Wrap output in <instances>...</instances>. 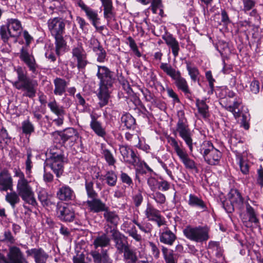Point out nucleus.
<instances>
[{
  "mask_svg": "<svg viewBox=\"0 0 263 263\" xmlns=\"http://www.w3.org/2000/svg\"><path fill=\"white\" fill-rule=\"evenodd\" d=\"M97 77L100 80L99 92L97 95L99 100L98 104L102 108L108 103L109 89L111 88L115 82L114 72L105 66H98Z\"/></svg>",
  "mask_w": 263,
  "mask_h": 263,
  "instance_id": "obj_1",
  "label": "nucleus"
},
{
  "mask_svg": "<svg viewBox=\"0 0 263 263\" xmlns=\"http://www.w3.org/2000/svg\"><path fill=\"white\" fill-rule=\"evenodd\" d=\"M65 21L59 17L51 18L47 22L48 30L55 39V52L58 55L64 51L66 46V42L63 37L65 32Z\"/></svg>",
  "mask_w": 263,
  "mask_h": 263,
  "instance_id": "obj_2",
  "label": "nucleus"
},
{
  "mask_svg": "<svg viewBox=\"0 0 263 263\" xmlns=\"http://www.w3.org/2000/svg\"><path fill=\"white\" fill-rule=\"evenodd\" d=\"M14 176L18 178L16 190L22 199L26 203L33 206L37 205L34 193L31 185V181L28 180L24 173L20 169H15Z\"/></svg>",
  "mask_w": 263,
  "mask_h": 263,
  "instance_id": "obj_3",
  "label": "nucleus"
},
{
  "mask_svg": "<svg viewBox=\"0 0 263 263\" xmlns=\"http://www.w3.org/2000/svg\"><path fill=\"white\" fill-rule=\"evenodd\" d=\"M177 116L178 120L173 133L175 135L178 134L189 147L190 152H192L193 149V134L189 127L187 120L185 117L184 111L178 110Z\"/></svg>",
  "mask_w": 263,
  "mask_h": 263,
  "instance_id": "obj_4",
  "label": "nucleus"
},
{
  "mask_svg": "<svg viewBox=\"0 0 263 263\" xmlns=\"http://www.w3.org/2000/svg\"><path fill=\"white\" fill-rule=\"evenodd\" d=\"M17 75V81L14 82V85L18 89H22L25 91L24 95L30 98L35 96L37 82L27 76L25 69L18 67L16 69Z\"/></svg>",
  "mask_w": 263,
  "mask_h": 263,
  "instance_id": "obj_5",
  "label": "nucleus"
},
{
  "mask_svg": "<svg viewBox=\"0 0 263 263\" xmlns=\"http://www.w3.org/2000/svg\"><path fill=\"white\" fill-rule=\"evenodd\" d=\"M229 198L232 208H230L228 209H226L228 212H231V210L234 211L235 208L241 210L246 206L247 212L249 216V220L255 223H257L258 222L254 209L248 202H244L240 193L237 190H231L229 194Z\"/></svg>",
  "mask_w": 263,
  "mask_h": 263,
  "instance_id": "obj_6",
  "label": "nucleus"
},
{
  "mask_svg": "<svg viewBox=\"0 0 263 263\" xmlns=\"http://www.w3.org/2000/svg\"><path fill=\"white\" fill-rule=\"evenodd\" d=\"M160 68L175 81V84L179 90H181L186 97L190 98L191 92L186 80L181 76L179 70H176L170 64L162 63Z\"/></svg>",
  "mask_w": 263,
  "mask_h": 263,
  "instance_id": "obj_7",
  "label": "nucleus"
},
{
  "mask_svg": "<svg viewBox=\"0 0 263 263\" xmlns=\"http://www.w3.org/2000/svg\"><path fill=\"white\" fill-rule=\"evenodd\" d=\"M210 229L207 226H187L183 230L185 237L191 241L201 243L210 238Z\"/></svg>",
  "mask_w": 263,
  "mask_h": 263,
  "instance_id": "obj_8",
  "label": "nucleus"
},
{
  "mask_svg": "<svg viewBox=\"0 0 263 263\" xmlns=\"http://www.w3.org/2000/svg\"><path fill=\"white\" fill-rule=\"evenodd\" d=\"M201 153L205 161L210 165H217L222 156L221 153L215 148L210 141H204L201 148Z\"/></svg>",
  "mask_w": 263,
  "mask_h": 263,
  "instance_id": "obj_9",
  "label": "nucleus"
},
{
  "mask_svg": "<svg viewBox=\"0 0 263 263\" xmlns=\"http://www.w3.org/2000/svg\"><path fill=\"white\" fill-rule=\"evenodd\" d=\"M168 142L186 168L190 170L197 168L195 161L190 158L185 148L182 146V142H180L179 145L178 142L173 137H170L168 138Z\"/></svg>",
  "mask_w": 263,
  "mask_h": 263,
  "instance_id": "obj_10",
  "label": "nucleus"
},
{
  "mask_svg": "<svg viewBox=\"0 0 263 263\" xmlns=\"http://www.w3.org/2000/svg\"><path fill=\"white\" fill-rule=\"evenodd\" d=\"M21 30V24L19 21L15 19L8 20L7 26L1 27V39L6 42L9 36L18 37Z\"/></svg>",
  "mask_w": 263,
  "mask_h": 263,
  "instance_id": "obj_11",
  "label": "nucleus"
},
{
  "mask_svg": "<svg viewBox=\"0 0 263 263\" xmlns=\"http://www.w3.org/2000/svg\"><path fill=\"white\" fill-rule=\"evenodd\" d=\"M65 157L62 153H53L45 162V166L50 167L57 177L63 173V163Z\"/></svg>",
  "mask_w": 263,
  "mask_h": 263,
  "instance_id": "obj_12",
  "label": "nucleus"
},
{
  "mask_svg": "<svg viewBox=\"0 0 263 263\" xmlns=\"http://www.w3.org/2000/svg\"><path fill=\"white\" fill-rule=\"evenodd\" d=\"M72 58L77 62V64L71 63L70 66L74 68L76 66L79 71L84 70L89 63L87 60V54L81 46L74 47L71 51Z\"/></svg>",
  "mask_w": 263,
  "mask_h": 263,
  "instance_id": "obj_13",
  "label": "nucleus"
},
{
  "mask_svg": "<svg viewBox=\"0 0 263 263\" xmlns=\"http://www.w3.org/2000/svg\"><path fill=\"white\" fill-rule=\"evenodd\" d=\"M119 151L125 162L135 167L142 165V162L139 157L128 146L124 145H120Z\"/></svg>",
  "mask_w": 263,
  "mask_h": 263,
  "instance_id": "obj_14",
  "label": "nucleus"
},
{
  "mask_svg": "<svg viewBox=\"0 0 263 263\" xmlns=\"http://www.w3.org/2000/svg\"><path fill=\"white\" fill-rule=\"evenodd\" d=\"M105 233L99 234L95 236L93 239L92 245L96 250L91 251L90 254L91 255V252L97 251L99 253H101L102 250H106L108 253V250L104 249V248L110 246L111 238L108 236V233L110 231L106 228L105 230ZM107 254L109 255L108 253Z\"/></svg>",
  "mask_w": 263,
  "mask_h": 263,
  "instance_id": "obj_15",
  "label": "nucleus"
},
{
  "mask_svg": "<svg viewBox=\"0 0 263 263\" xmlns=\"http://www.w3.org/2000/svg\"><path fill=\"white\" fill-rule=\"evenodd\" d=\"M107 226L110 229V233L118 252L119 253H124L129 247L126 237L117 229H111L109 225Z\"/></svg>",
  "mask_w": 263,
  "mask_h": 263,
  "instance_id": "obj_16",
  "label": "nucleus"
},
{
  "mask_svg": "<svg viewBox=\"0 0 263 263\" xmlns=\"http://www.w3.org/2000/svg\"><path fill=\"white\" fill-rule=\"evenodd\" d=\"M7 257V260L5 257L1 255V261L5 263H27L20 249L16 247L10 248Z\"/></svg>",
  "mask_w": 263,
  "mask_h": 263,
  "instance_id": "obj_17",
  "label": "nucleus"
},
{
  "mask_svg": "<svg viewBox=\"0 0 263 263\" xmlns=\"http://www.w3.org/2000/svg\"><path fill=\"white\" fill-rule=\"evenodd\" d=\"M47 106L50 111L58 117L53 122L58 125H62L63 123V117L66 114L64 106L59 105L54 98L48 103Z\"/></svg>",
  "mask_w": 263,
  "mask_h": 263,
  "instance_id": "obj_18",
  "label": "nucleus"
},
{
  "mask_svg": "<svg viewBox=\"0 0 263 263\" xmlns=\"http://www.w3.org/2000/svg\"><path fill=\"white\" fill-rule=\"evenodd\" d=\"M239 105V102L238 101H234L232 105L227 106L226 107V109L227 110L233 114L236 119L241 117L240 120L241 126L245 129H248L249 128V124L248 122L247 117L244 114H242L241 115V112L238 108Z\"/></svg>",
  "mask_w": 263,
  "mask_h": 263,
  "instance_id": "obj_19",
  "label": "nucleus"
},
{
  "mask_svg": "<svg viewBox=\"0 0 263 263\" xmlns=\"http://www.w3.org/2000/svg\"><path fill=\"white\" fill-rule=\"evenodd\" d=\"M121 229L135 240L137 241L141 240V236L138 233L135 226L132 223V220H129L128 218L125 217L123 219V223L121 225Z\"/></svg>",
  "mask_w": 263,
  "mask_h": 263,
  "instance_id": "obj_20",
  "label": "nucleus"
},
{
  "mask_svg": "<svg viewBox=\"0 0 263 263\" xmlns=\"http://www.w3.org/2000/svg\"><path fill=\"white\" fill-rule=\"evenodd\" d=\"M58 217L65 222L72 221L75 218V214L72 209L68 206L58 205L57 210Z\"/></svg>",
  "mask_w": 263,
  "mask_h": 263,
  "instance_id": "obj_21",
  "label": "nucleus"
},
{
  "mask_svg": "<svg viewBox=\"0 0 263 263\" xmlns=\"http://www.w3.org/2000/svg\"><path fill=\"white\" fill-rule=\"evenodd\" d=\"M57 198L62 201H69L74 200L75 194L73 190L68 185L63 184L58 188Z\"/></svg>",
  "mask_w": 263,
  "mask_h": 263,
  "instance_id": "obj_22",
  "label": "nucleus"
},
{
  "mask_svg": "<svg viewBox=\"0 0 263 263\" xmlns=\"http://www.w3.org/2000/svg\"><path fill=\"white\" fill-rule=\"evenodd\" d=\"M20 59L25 63L29 69L33 73H36L37 65L33 55L22 48L20 55Z\"/></svg>",
  "mask_w": 263,
  "mask_h": 263,
  "instance_id": "obj_23",
  "label": "nucleus"
},
{
  "mask_svg": "<svg viewBox=\"0 0 263 263\" xmlns=\"http://www.w3.org/2000/svg\"><path fill=\"white\" fill-rule=\"evenodd\" d=\"M77 5L85 13L87 18L91 22L92 25H95V22H99L100 18L99 17L98 11L93 10L87 6L83 1H79Z\"/></svg>",
  "mask_w": 263,
  "mask_h": 263,
  "instance_id": "obj_24",
  "label": "nucleus"
},
{
  "mask_svg": "<svg viewBox=\"0 0 263 263\" xmlns=\"http://www.w3.org/2000/svg\"><path fill=\"white\" fill-rule=\"evenodd\" d=\"M28 256H32L35 263H46L48 254L42 248H33L26 251Z\"/></svg>",
  "mask_w": 263,
  "mask_h": 263,
  "instance_id": "obj_25",
  "label": "nucleus"
},
{
  "mask_svg": "<svg viewBox=\"0 0 263 263\" xmlns=\"http://www.w3.org/2000/svg\"><path fill=\"white\" fill-rule=\"evenodd\" d=\"M91 200H88L86 201V204L90 211L93 213H99L104 212L108 208L105 203L97 197H90Z\"/></svg>",
  "mask_w": 263,
  "mask_h": 263,
  "instance_id": "obj_26",
  "label": "nucleus"
},
{
  "mask_svg": "<svg viewBox=\"0 0 263 263\" xmlns=\"http://www.w3.org/2000/svg\"><path fill=\"white\" fill-rule=\"evenodd\" d=\"M91 121L90 126L94 133L99 137H104L106 135V132L104 128L103 127L102 123L98 121V117L95 114H90Z\"/></svg>",
  "mask_w": 263,
  "mask_h": 263,
  "instance_id": "obj_27",
  "label": "nucleus"
},
{
  "mask_svg": "<svg viewBox=\"0 0 263 263\" xmlns=\"http://www.w3.org/2000/svg\"><path fill=\"white\" fill-rule=\"evenodd\" d=\"M176 238V235L167 228L163 230L162 232L159 233L160 242L169 246L174 244Z\"/></svg>",
  "mask_w": 263,
  "mask_h": 263,
  "instance_id": "obj_28",
  "label": "nucleus"
},
{
  "mask_svg": "<svg viewBox=\"0 0 263 263\" xmlns=\"http://www.w3.org/2000/svg\"><path fill=\"white\" fill-rule=\"evenodd\" d=\"M187 203L190 206L195 208L202 211H205L208 209L206 203L202 198L194 194H191L189 195Z\"/></svg>",
  "mask_w": 263,
  "mask_h": 263,
  "instance_id": "obj_29",
  "label": "nucleus"
},
{
  "mask_svg": "<svg viewBox=\"0 0 263 263\" xmlns=\"http://www.w3.org/2000/svg\"><path fill=\"white\" fill-rule=\"evenodd\" d=\"M54 88L53 93L56 96H61L66 91L68 83L66 81L61 78H56L53 81Z\"/></svg>",
  "mask_w": 263,
  "mask_h": 263,
  "instance_id": "obj_30",
  "label": "nucleus"
},
{
  "mask_svg": "<svg viewBox=\"0 0 263 263\" xmlns=\"http://www.w3.org/2000/svg\"><path fill=\"white\" fill-rule=\"evenodd\" d=\"M1 190H13V180L11 174L7 171L1 172Z\"/></svg>",
  "mask_w": 263,
  "mask_h": 263,
  "instance_id": "obj_31",
  "label": "nucleus"
},
{
  "mask_svg": "<svg viewBox=\"0 0 263 263\" xmlns=\"http://www.w3.org/2000/svg\"><path fill=\"white\" fill-rule=\"evenodd\" d=\"M162 39L165 41L166 44L171 48L174 57H177L180 49L178 42L172 34L164 35Z\"/></svg>",
  "mask_w": 263,
  "mask_h": 263,
  "instance_id": "obj_32",
  "label": "nucleus"
},
{
  "mask_svg": "<svg viewBox=\"0 0 263 263\" xmlns=\"http://www.w3.org/2000/svg\"><path fill=\"white\" fill-rule=\"evenodd\" d=\"M91 254L95 263H112V260L107 254L106 250H102L101 253L94 251Z\"/></svg>",
  "mask_w": 263,
  "mask_h": 263,
  "instance_id": "obj_33",
  "label": "nucleus"
},
{
  "mask_svg": "<svg viewBox=\"0 0 263 263\" xmlns=\"http://www.w3.org/2000/svg\"><path fill=\"white\" fill-rule=\"evenodd\" d=\"M103 216L105 219L108 223L115 227H116L118 225L120 220V218L116 212L109 211L106 209L104 211Z\"/></svg>",
  "mask_w": 263,
  "mask_h": 263,
  "instance_id": "obj_34",
  "label": "nucleus"
},
{
  "mask_svg": "<svg viewBox=\"0 0 263 263\" xmlns=\"http://www.w3.org/2000/svg\"><path fill=\"white\" fill-rule=\"evenodd\" d=\"M196 105L198 108L199 114L202 118L205 119L209 116V106L204 100L197 99L196 100Z\"/></svg>",
  "mask_w": 263,
  "mask_h": 263,
  "instance_id": "obj_35",
  "label": "nucleus"
},
{
  "mask_svg": "<svg viewBox=\"0 0 263 263\" xmlns=\"http://www.w3.org/2000/svg\"><path fill=\"white\" fill-rule=\"evenodd\" d=\"M138 257L137 252L130 247L123 253V259L127 263H136Z\"/></svg>",
  "mask_w": 263,
  "mask_h": 263,
  "instance_id": "obj_36",
  "label": "nucleus"
},
{
  "mask_svg": "<svg viewBox=\"0 0 263 263\" xmlns=\"http://www.w3.org/2000/svg\"><path fill=\"white\" fill-rule=\"evenodd\" d=\"M77 134V132L74 128H69L65 130L64 132L60 135V137L63 143H64L68 140L73 141L75 140Z\"/></svg>",
  "mask_w": 263,
  "mask_h": 263,
  "instance_id": "obj_37",
  "label": "nucleus"
},
{
  "mask_svg": "<svg viewBox=\"0 0 263 263\" xmlns=\"http://www.w3.org/2000/svg\"><path fill=\"white\" fill-rule=\"evenodd\" d=\"M144 213L146 217L151 221H153L160 215V211L149 203L147 205Z\"/></svg>",
  "mask_w": 263,
  "mask_h": 263,
  "instance_id": "obj_38",
  "label": "nucleus"
},
{
  "mask_svg": "<svg viewBox=\"0 0 263 263\" xmlns=\"http://www.w3.org/2000/svg\"><path fill=\"white\" fill-rule=\"evenodd\" d=\"M161 250L166 263H177V260L174 256L172 250L168 249L164 246L162 247Z\"/></svg>",
  "mask_w": 263,
  "mask_h": 263,
  "instance_id": "obj_39",
  "label": "nucleus"
},
{
  "mask_svg": "<svg viewBox=\"0 0 263 263\" xmlns=\"http://www.w3.org/2000/svg\"><path fill=\"white\" fill-rule=\"evenodd\" d=\"M121 122L127 129H134L136 127V120L129 114H125L121 117Z\"/></svg>",
  "mask_w": 263,
  "mask_h": 263,
  "instance_id": "obj_40",
  "label": "nucleus"
},
{
  "mask_svg": "<svg viewBox=\"0 0 263 263\" xmlns=\"http://www.w3.org/2000/svg\"><path fill=\"white\" fill-rule=\"evenodd\" d=\"M12 191L7 194L5 199L12 207L14 208L15 205L20 202V195L17 192L13 191V190Z\"/></svg>",
  "mask_w": 263,
  "mask_h": 263,
  "instance_id": "obj_41",
  "label": "nucleus"
},
{
  "mask_svg": "<svg viewBox=\"0 0 263 263\" xmlns=\"http://www.w3.org/2000/svg\"><path fill=\"white\" fill-rule=\"evenodd\" d=\"M97 42L98 45L96 46H93L92 50L97 55V61L100 63H103L105 61L106 57V53L102 46L100 45V43L98 41Z\"/></svg>",
  "mask_w": 263,
  "mask_h": 263,
  "instance_id": "obj_42",
  "label": "nucleus"
},
{
  "mask_svg": "<svg viewBox=\"0 0 263 263\" xmlns=\"http://www.w3.org/2000/svg\"><path fill=\"white\" fill-rule=\"evenodd\" d=\"M22 129L23 133L26 135H30L34 132V126L30 121L29 117L22 123Z\"/></svg>",
  "mask_w": 263,
  "mask_h": 263,
  "instance_id": "obj_43",
  "label": "nucleus"
},
{
  "mask_svg": "<svg viewBox=\"0 0 263 263\" xmlns=\"http://www.w3.org/2000/svg\"><path fill=\"white\" fill-rule=\"evenodd\" d=\"M106 183L110 186H115L117 182V176L116 173L112 171H108L104 175Z\"/></svg>",
  "mask_w": 263,
  "mask_h": 263,
  "instance_id": "obj_44",
  "label": "nucleus"
},
{
  "mask_svg": "<svg viewBox=\"0 0 263 263\" xmlns=\"http://www.w3.org/2000/svg\"><path fill=\"white\" fill-rule=\"evenodd\" d=\"M101 154L109 165H114L116 161L109 150L106 148H103Z\"/></svg>",
  "mask_w": 263,
  "mask_h": 263,
  "instance_id": "obj_45",
  "label": "nucleus"
},
{
  "mask_svg": "<svg viewBox=\"0 0 263 263\" xmlns=\"http://www.w3.org/2000/svg\"><path fill=\"white\" fill-rule=\"evenodd\" d=\"M85 186L87 193V195L88 198L98 197V194L93 189V182L91 181L86 180Z\"/></svg>",
  "mask_w": 263,
  "mask_h": 263,
  "instance_id": "obj_46",
  "label": "nucleus"
},
{
  "mask_svg": "<svg viewBox=\"0 0 263 263\" xmlns=\"http://www.w3.org/2000/svg\"><path fill=\"white\" fill-rule=\"evenodd\" d=\"M186 69L192 80L194 82L196 81L199 74L198 69L195 67H192L190 64L187 62H186Z\"/></svg>",
  "mask_w": 263,
  "mask_h": 263,
  "instance_id": "obj_47",
  "label": "nucleus"
},
{
  "mask_svg": "<svg viewBox=\"0 0 263 263\" xmlns=\"http://www.w3.org/2000/svg\"><path fill=\"white\" fill-rule=\"evenodd\" d=\"M151 197L159 204H163L165 202L166 198L165 195L160 192H156L152 194Z\"/></svg>",
  "mask_w": 263,
  "mask_h": 263,
  "instance_id": "obj_48",
  "label": "nucleus"
},
{
  "mask_svg": "<svg viewBox=\"0 0 263 263\" xmlns=\"http://www.w3.org/2000/svg\"><path fill=\"white\" fill-rule=\"evenodd\" d=\"M137 226L142 232L147 234L151 233L153 230L152 224L148 222H143L140 224H137Z\"/></svg>",
  "mask_w": 263,
  "mask_h": 263,
  "instance_id": "obj_49",
  "label": "nucleus"
},
{
  "mask_svg": "<svg viewBox=\"0 0 263 263\" xmlns=\"http://www.w3.org/2000/svg\"><path fill=\"white\" fill-rule=\"evenodd\" d=\"M162 7V3L161 0H153L151 5L149 7L153 12V13H157V11L159 10L160 14L162 12V10L161 9Z\"/></svg>",
  "mask_w": 263,
  "mask_h": 263,
  "instance_id": "obj_50",
  "label": "nucleus"
},
{
  "mask_svg": "<svg viewBox=\"0 0 263 263\" xmlns=\"http://www.w3.org/2000/svg\"><path fill=\"white\" fill-rule=\"evenodd\" d=\"M32 155L31 151L28 150L27 152V159L25 162L26 165V172L27 174L31 173V168L32 167V163L31 161V158Z\"/></svg>",
  "mask_w": 263,
  "mask_h": 263,
  "instance_id": "obj_51",
  "label": "nucleus"
},
{
  "mask_svg": "<svg viewBox=\"0 0 263 263\" xmlns=\"http://www.w3.org/2000/svg\"><path fill=\"white\" fill-rule=\"evenodd\" d=\"M127 40L128 41V45L134 53L138 57H140L141 56V54L138 50L137 44L131 36H128L127 37Z\"/></svg>",
  "mask_w": 263,
  "mask_h": 263,
  "instance_id": "obj_52",
  "label": "nucleus"
},
{
  "mask_svg": "<svg viewBox=\"0 0 263 263\" xmlns=\"http://www.w3.org/2000/svg\"><path fill=\"white\" fill-rule=\"evenodd\" d=\"M120 179L122 183L126 184L128 186H130L133 185V182L132 178L125 172H121Z\"/></svg>",
  "mask_w": 263,
  "mask_h": 263,
  "instance_id": "obj_53",
  "label": "nucleus"
},
{
  "mask_svg": "<svg viewBox=\"0 0 263 263\" xmlns=\"http://www.w3.org/2000/svg\"><path fill=\"white\" fill-rule=\"evenodd\" d=\"M136 263H152L151 257H147L144 253L139 252L137 261Z\"/></svg>",
  "mask_w": 263,
  "mask_h": 263,
  "instance_id": "obj_54",
  "label": "nucleus"
},
{
  "mask_svg": "<svg viewBox=\"0 0 263 263\" xmlns=\"http://www.w3.org/2000/svg\"><path fill=\"white\" fill-rule=\"evenodd\" d=\"M38 199L44 206L48 204L47 193L45 191H41L38 193Z\"/></svg>",
  "mask_w": 263,
  "mask_h": 263,
  "instance_id": "obj_55",
  "label": "nucleus"
},
{
  "mask_svg": "<svg viewBox=\"0 0 263 263\" xmlns=\"http://www.w3.org/2000/svg\"><path fill=\"white\" fill-rule=\"evenodd\" d=\"M149 245L151 248V252L153 256L156 259L159 258L160 255V251L158 246L153 242H149Z\"/></svg>",
  "mask_w": 263,
  "mask_h": 263,
  "instance_id": "obj_56",
  "label": "nucleus"
},
{
  "mask_svg": "<svg viewBox=\"0 0 263 263\" xmlns=\"http://www.w3.org/2000/svg\"><path fill=\"white\" fill-rule=\"evenodd\" d=\"M159 182L155 177H150L147 179V183L152 191L156 190L158 186Z\"/></svg>",
  "mask_w": 263,
  "mask_h": 263,
  "instance_id": "obj_57",
  "label": "nucleus"
},
{
  "mask_svg": "<svg viewBox=\"0 0 263 263\" xmlns=\"http://www.w3.org/2000/svg\"><path fill=\"white\" fill-rule=\"evenodd\" d=\"M243 11L247 12L252 9L255 5V1L253 0H243Z\"/></svg>",
  "mask_w": 263,
  "mask_h": 263,
  "instance_id": "obj_58",
  "label": "nucleus"
},
{
  "mask_svg": "<svg viewBox=\"0 0 263 263\" xmlns=\"http://www.w3.org/2000/svg\"><path fill=\"white\" fill-rule=\"evenodd\" d=\"M250 88L252 93L254 94L258 93L260 88L259 81L255 79L253 80L250 84Z\"/></svg>",
  "mask_w": 263,
  "mask_h": 263,
  "instance_id": "obj_59",
  "label": "nucleus"
},
{
  "mask_svg": "<svg viewBox=\"0 0 263 263\" xmlns=\"http://www.w3.org/2000/svg\"><path fill=\"white\" fill-rule=\"evenodd\" d=\"M76 21L78 24L79 25L80 29L83 31H86L87 30V29H86V26L89 25V24L86 22L84 18L80 16H77Z\"/></svg>",
  "mask_w": 263,
  "mask_h": 263,
  "instance_id": "obj_60",
  "label": "nucleus"
},
{
  "mask_svg": "<svg viewBox=\"0 0 263 263\" xmlns=\"http://www.w3.org/2000/svg\"><path fill=\"white\" fill-rule=\"evenodd\" d=\"M142 92L147 102H153L155 101V96L148 90H142Z\"/></svg>",
  "mask_w": 263,
  "mask_h": 263,
  "instance_id": "obj_61",
  "label": "nucleus"
},
{
  "mask_svg": "<svg viewBox=\"0 0 263 263\" xmlns=\"http://www.w3.org/2000/svg\"><path fill=\"white\" fill-rule=\"evenodd\" d=\"M143 196L140 192L138 193L133 197L134 202L136 207L139 206L143 201Z\"/></svg>",
  "mask_w": 263,
  "mask_h": 263,
  "instance_id": "obj_62",
  "label": "nucleus"
},
{
  "mask_svg": "<svg viewBox=\"0 0 263 263\" xmlns=\"http://www.w3.org/2000/svg\"><path fill=\"white\" fill-rule=\"evenodd\" d=\"M35 119L37 121H39L42 118V115L41 114L40 108L39 107L36 106L34 108H33L31 111Z\"/></svg>",
  "mask_w": 263,
  "mask_h": 263,
  "instance_id": "obj_63",
  "label": "nucleus"
},
{
  "mask_svg": "<svg viewBox=\"0 0 263 263\" xmlns=\"http://www.w3.org/2000/svg\"><path fill=\"white\" fill-rule=\"evenodd\" d=\"M170 188V184L165 180L159 182L157 189L163 191H166Z\"/></svg>",
  "mask_w": 263,
  "mask_h": 263,
  "instance_id": "obj_64",
  "label": "nucleus"
}]
</instances>
